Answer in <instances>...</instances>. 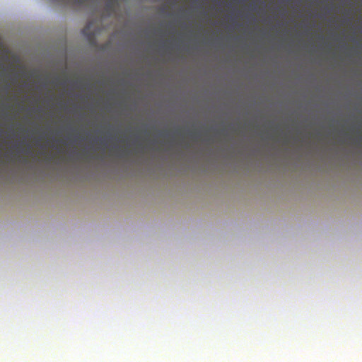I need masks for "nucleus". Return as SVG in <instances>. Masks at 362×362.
I'll return each mask as SVG.
<instances>
[{"instance_id": "1", "label": "nucleus", "mask_w": 362, "mask_h": 362, "mask_svg": "<svg viewBox=\"0 0 362 362\" xmlns=\"http://www.w3.org/2000/svg\"><path fill=\"white\" fill-rule=\"evenodd\" d=\"M113 6H114V2L112 1H109L106 4V8L107 9L112 10L113 8Z\"/></svg>"}, {"instance_id": "2", "label": "nucleus", "mask_w": 362, "mask_h": 362, "mask_svg": "<svg viewBox=\"0 0 362 362\" xmlns=\"http://www.w3.org/2000/svg\"><path fill=\"white\" fill-rule=\"evenodd\" d=\"M76 1H77L78 2H80V1H81V0H76Z\"/></svg>"}]
</instances>
